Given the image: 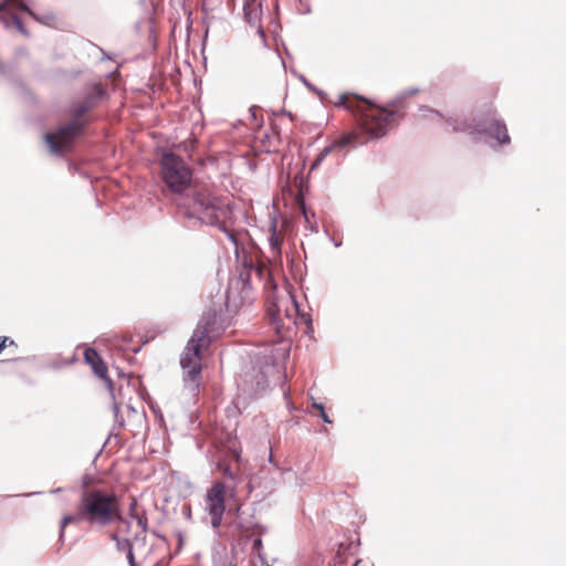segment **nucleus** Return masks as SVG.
<instances>
[{"label":"nucleus","instance_id":"obj_1","mask_svg":"<svg viewBox=\"0 0 566 566\" xmlns=\"http://www.w3.org/2000/svg\"><path fill=\"white\" fill-rule=\"evenodd\" d=\"M335 105L349 111L356 119L355 130L343 138V144H365L370 139L380 138L387 134L396 119L405 115V107L400 102L380 107L353 93L340 94Z\"/></svg>","mask_w":566,"mask_h":566},{"label":"nucleus","instance_id":"obj_2","mask_svg":"<svg viewBox=\"0 0 566 566\" xmlns=\"http://www.w3.org/2000/svg\"><path fill=\"white\" fill-rule=\"evenodd\" d=\"M123 520L119 496L99 488H88L81 494L74 514H66L60 523V536L70 524L86 523L91 527L104 528Z\"/></svg>","mask_w":566,"mask_h":566},{"label":"nucleus","instance_id":"obj_3","mask_svg":"<svg viewBox=\"0 0 566 566\" xmlns=\"http://www.w3.org/2000/svg\"><path fill=\"white\" fill-rule=\"evenodd\" d=\"M217 323L218 315L214 311L205 313L181 354L180 366L185 386L192 392L198 391L200 386L202 360L212 340L220 335Z\"/></svg>","mask_w":566,"mask_h":566},{"label":"nucleus","instance_id":"obj_4","mask_svg":"<svg viewBox=\"0 0 566 566\" xmlns=\"http://www.w3.org/2000/svg\"><path fill=\"white\" fill-rule=\"evenodd\" d=\"M103 95L104 90L101 85L94 84L84 99L71 106L70 120L44 135L45 143L53 155L62 156L72 151L75 140L92 120L90 112L97 106Z\"/></svg>","mask_w":566,"mask_h":566},{"label":"nucleus","instance_id":"obj_5","mask_svg":"<svg viewBox=\"0 0 566 566\" xmlns=\"http://www.w3.org/2000/svg\"><path fill=\"white\" fill-rule=\"evenodd\" d=\"M160 175L166 188L176 195L184 193L191 185L192 171L185 160L172 154L165 153L160 158Z\"/></svg>","mask_w":566,"mask_h":566},{"label":"nucleus","instance_id":"obj_6","mask_svg":"<svg viewBox=\"0 0 566 566\" xmlns=\"http://www.w3.org/2000/svg\"><path fill=\"white\" fill-rule=\"evenodd\" d=\"M192 196L199 211L205 213L210 222H217L226 216L228 203L222 198L212 195L209 188L199 187Z\"/></svg>","mask_w":566,"mask_h":566},{"label":"nucleus","instance_id":"obj_7","mask_svg":"<svg viewBox=\"0 0 566 566\" xmlns=\"http://www.w3.org/2000/svg\"><path fill=\"white\" fill-rule=\"evenodd\" d=\"M227 490L223 482H216L207 491L206 509L209 513L211 525L219 528L222 523V516L226 511Z\"/></svg>","mask_w":566,"mask_h":566},{"label":"nucleus","instance_id":"obj_8","mask_svg":"<svg viewBox=\"0 0 566 566\" xmlns=\"http://www.w3.org/2000/svg\"><path fill=\"white\" fill-rule=\"evenodd\" d=\"M284 310V316L296 324V316L298 315V306L295 302L294 297L287 293L284 296L277 297L275 302H273L268 311L272 317L273 324L276 325V329L279 331V323L283 321L281 316V312Z\"/></svg>","mask_w":566,"mask_h":566},{"label":"nucleus","instance_id":"obj_9","mask_svg":"<svg viewBox=\"0 0 566 566\" xmlns=\"http://www.w3.org/2000/svg\"><path fill=\"white\" fill-rule=\"evenodd\" d=\"M244 18L247 22L258 29V33L264 38V30L261 24L262 20V1L261 0H245L243 7Z\"/></svg>","mask_w":566,"mask_h":566},{"label":"nucleus","instance_id":"obj_10","mask_svg":"<svg viewBox=\"0 0 566 566\" xmlns=\"http://www.w3.org/2000/svg\"><path fill=\"white\" fill-rule=\"evenodd\" d=\"M84 359L85 363L92 367L97 377L112 385V380L107 374V366L94 348L88 347L84 350Z\"/></svg>","mask_w":566,"mask_h":566},{"label":"nucleus","instance_id":"obj_11","mask_svg":"<svg viewBox=\"0 0 566 566\" xmlns=\"http://www.w3.org/2000/svg\"><path fill=\"white\" fill-rule=\"evenodd\" d=\"M483 132L495 138L500 145L509 144L511 140L505 124L500 120L492 122Z\"/></svg>","mask_w":566,"mask_h":566},{"label":"nucleus","instance_id":"obj_12","mask_svg":"<svg viewBox=\"0 0 566 566\" xmlns=\"http://www.w3.org/2000/svg\"><path fill=\"white\" fill-rule=\"evenodd\" d=\"M264 142L268 151H275L281 143L280 134L276 129V126L271 127V134L265 133L262 138Z\"/></svg>","mask_w":566,"mask_h":566},{"label":"nucleus","instance_id":"obj_13","mask_svg":"<svg viewBox=\"0 0 566 566\" xmlns=\"http://www.w3.org/2000/svg\"><path fill=\"white\" fill-rule=\"evenodd\" d=\"M270 248L273 258H279L281 255V245L283 242V237L281 233L276 232L275 224L271 228V234L269 238Z\"/></svg>","mask_w":566,"mask_h":566},{"label":"nucleus","instance_id":"obj_14","mask_svg":"<svg viewBox=\"0 0 566 566\" xmlns=\"http://www.w3.org/2000/svg\"><path fill=\"white\" fill-rule=\"evenodd\" d=\"M7 7H12V8H15V9H19V10H22V11H25V12L32 14V12L28 8V6L23 2V0H3L0 3V12L3 11Z\"/></svg>","mask_w":566,"mask_h":566},{"label":"nucleus","instance_id":"obj_15","mask_svg":"<svg viewBox=\"0 0 566 566\" xmlns=\"http://www.w3.org/2000/svg\"><path fill=\"white\" fill-rule=\"evenodd\" d=\"M218 470L224 475V476H228L230 479H234L235 478V472L232 471L231 467L229 463H227L226 461H220L218 463Z\"/></svg>","mask_w":566,"mask_h":566},{"label":"nucleus","instance_id":"obj_16","mask_svg":"<svg viewBox=\"0 0 566 566\" xmlns=\"http://www.w3.org/2000/svg\"><path fill=\"white\" fill-rule=\"evenodd\" d=\"M133 518L136 520L137 525L142 528L143 534H146L148 528V518L146 513L142 512L137 514V516H134Z\"/></svg>","mask_w":566,"mask_h":566},{"label":"nucleus","instance_id":"obj_17","mask_svg":"<svg viewBox=\"0 0 566 566\" xmlns=\"http://www.w3.org/2000/svg\"><path fill=\"white\" fill-rule=\"evenodd\" d=\"M263 544L262 539L260 537L255 538L253 541L252 551L254 554H256L261 559H263L262 555Z\"/></svg>","mask_w":566,"mask_h":566},{"label":"nucleus","instance_id":"obj_18","mask_svg":"<svg viewBox=\"0 0 566 566\" xmlns=\"http://www.w3.org/2000/svg\"><path fill=\"white\" fill-rule=\"evenodd\" d=\"M12 23L15 25L17 30H18L21 34H23V35H25V36H28V35H29L28 30L24 28L23 23L21 22V20H20L17 15H13V17H12Z\"/></svg>","mask_w":566,"mask_h":566},{"label":"nucleus","instance_id":"obj_19","mask_svg":"<svg viewBox=\"0 0 566 566\" xmlns=\"http://www.w3.org/2000/svg\"><path fill=\"white\" fill-rule=\"evenodd\" d=\"M7 346H15L14 340L7 336H1L0 337V352L2 349H4Z\"/></svg>","mask_w":566,"mask_h":566},{"label":"nucleus","instance_id":"obj_20","mask_svg":"<svg viewBox=\"0 0 566 566\" xmlns=\"http://www.w3.org/2000/svg\"><path fill=\"white\" fill-rule=\"evenodd\" d=\"M140 512L137 510V500L135 497L132 499V502L129 504V516L134 517L137 516Z\"/></svg>","mask_w":566,"mask_h":566},{"label":"nucleus","instance_id":"obj_21","mask_svg":"<svg viewBox=\"0 0 566 566\" xmlns=\"http://www.w3.org/2000/svg\"><path fill=\"white\" fill-rule=\"evenodd\" d=\"M117 548L120 551H129V548H133L132 543L129 539H122L119 544H116Z\"/></svg>","mask_w":566,"mask_h":566},{"label":"nucleus","instance_id":"obj_22","mask_svg":"<svg viewBox=\"0 0 566 566\" xmlns=\"http://www.w3.org/2000/svg\"><path fill=\"white\" fill-rule=\"evenodd\" d=\"M127 558L129 560L130 566H136L133 548H129V551H127Z\"/></svg>","mask_w":566,"mask_h":566},{"label":"nucleus","instance_id":"obj_23","mask_svg":"<svg viewBox=\"0 0 566 566\" xmlns=\"http://www.w3.org/2000/svg\"><path fill=\"white\" fill-rule=\"evenodd\" d=\"M319 416L322 417L324 422L332 423V420L328 418V416L326 415L324 409H322V412L319 413Z\"/></svg>","mask_w":566,"mask_h":566},{"label":"nucleus","instance_id":"obj_24","mask_svg":"<svg viewBox=\"0 0 566 566\" xmlns=\"http://www.w3.org/2000/svg\"><path fill=\"white\" fill-rule=\"evenodd\" d=\"M109 538H111L112 541H114L116 544H119V542L122 541V539L118 537L117 533H112V534L109 535Z\"/></svg>","mask_w":566,"mask_h":566},{"label":"nucleus","instance_id":"obj_25","mask_svg":"<svg viewBox=\"0 0 566 566\" xmlns=\"http://www.w3.org/2000/svg\"><path fill=\"white\" fill-rule=\"evenodd\" d=\"M301 318H302V319H303V322H304V323H306V324L311 322L310 316H308V315H306V314H302V315H301Z\"/></svg>","mask_w":566,"mask_h":566},{"label":"nucleus","instance_id":"obj_26","mask_svg":"<svg viewBox=\"0 0 566 566\" xmlns=\"http://www.w3.org/2000/svg\"><path fill=\"white\" fill-rule=\"evenodd\" d=\"M314 407L319 411V413L322 412V409H324L322 403H314Z\"/></svg>","mask_w":566,"mask_h":566},{"label":"nucleus","instance_id":"obj_27","mask_svg":"<svg viewBox=\"0 0 566 566\" xmlns=\"http://www.w3.org/2000/svg\"><path fill=\"white\" fill-rule=\"evenodd\" d=\"M328 151H329V149H328V148L324 149V151L321 154V157H324V156H325V154H327Z\"/></svg>","mask_w":566,"mask_h":566}]
</instances>
